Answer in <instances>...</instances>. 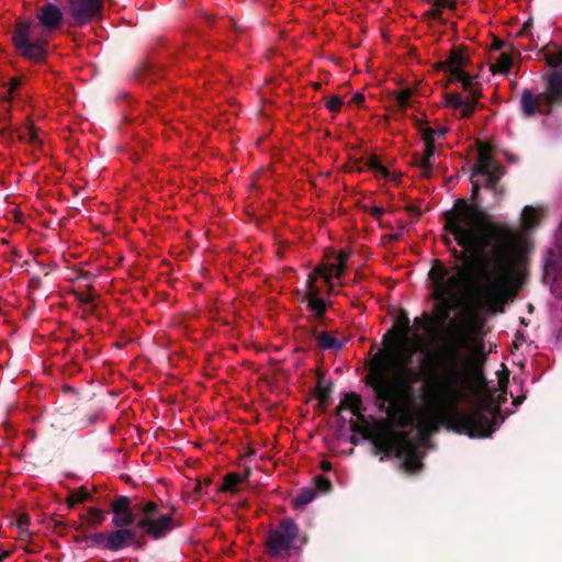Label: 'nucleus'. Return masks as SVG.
<instances>
[{
    "label": "nucleus",
    "instance_id": "46",
    "mask_svg": "<svg viewBox=\"0 0 562 562\" xmlns=\"http://www.w3.org/2000/svg\"><path fill=\"white\" fill-rule=\"evenodd\" d=\"M505 191H506V190H505L504 186L498 184V186L496 187V189H494V190L492 191V193L494 194V196H495L496 199H502V198L504 196V194H505Z\"/></svg>",
    "mask_w": 562,
    "mask_h": 562
},
{
    "label": "nucleus",
    "instance_id": "4",
    "mask_svg": "<svg viewBox=\"0 0 562 562\" xmlns=\"http://www.w3.org/2000/svg\"><path fill=\"white\" fill-rule=\"evenodd\" d=\"M553 50L544 52V60L553 70L543 76L544 91L535 94L525 89L520 97V111L527 119L536 114L550 115L554 108L562 106V47L553 44Z\"/></svg>",
    "mask_w": 562,
    "mask_h": 562
},
{
    "label": "nucleus",
    "instance_id": "30",
    "mask_svg": "<svg viewBox=\"0 0 562 562\" xmlns=\"http://www.w3.org/2000/svg\"><path fill=\"white\" fill-rule=\"evenodd\" d=\"M109 532H98L86 537V541L89 546L98 547L108 550Z\"/></svg>",
    "mask_w": 562,
    "mask_h": 562
},
{
    "label": "nucleus",
    "instance_id": "2",
    "mask_svg": "<svg viewBox=\"0 0 562 562\" xmlns=\"http://www.w3.org/2000/svg\"><path fill=\"white\" fill-rule=\"evenodd\" d=\"M475 177L470 175L472 203L458 199L452 209L442 213L445 231L472 257L468 258L453 247L451 255L464 261L462 266L454 267L456 276L449 277L443 262L435 259L428 278L434 283V299L442 303L475 279L481 283L479 295L484 306L490 312L504 313L505 304L516 296L513 281L517 236L506 223L488 221V215L479 205L481 184Z\"/></svg>",
    "mask_w": 562,
    "mask_h": 562
},
{
    "label": "nucleus",
    "instance_id": "59",
    "mask_svg": "<svg viewBox=\"0 0 562 562\" xmlns=\"http://www.w3.org/2000/svg\"><path fill=\"white\" fill-rule=\"evenodd\" d=\"M19 85H20L19 80L14 79L12 82V88L15 89L19 87Z\"/></svg>",
    "mask_w": 562,
    "mask_h": 562
},
{
    "label": "nucleus",
    "instance_id": "8",
    "mask_svg": "<svg viewBox=\"0 0 562 562\" xmlns=\"http://www.w3.org/2000/svg\"><path fill=\"white\" fill-rule=\"evenodd\" d=\"M299 538V526L292 518L282 519L278 526L270 530L266 541V552L271 558H284Z\"/></svg>",
    "mask_w": 562,
    "mask_h": 562
},
{
    "label": "nucleus",
    "instance_id": "10",
    "mask_svg": "<svg viewBox=\"0 0 562 562\" xmlns=\"http://www.w3.org/2000/svg\"><path fill=\"white\" fill-rule=\"evenodd\" d=\"M342 409H350L357 417V420H349L350 430L355 434H366V417L363 416L366 407L362 404L361 396L355 392L346 393L344 400L336 408V414L339 415ZM364 437L367 438V435Z\"/></svg>",
    "mask_w": 562,
    "mask_h": 562
},
{
    "label": "nucleus",
    "instance_id": "56",
    "mask_svg": "<svg viewBox=\"0 0 562 562\" xmlns=\"http://www.w3.org/2000/svg\"><path fill=\"white\" fill-rule=\"evenodd\" d=\"M327 286H328V289H327L328 294L329 295L333 294L334 293V284H333V282L330 281V284H327Z\"/></svg>",
    "mask_w": 562,
    "mask_h": 562
},
{
    "label": "nucleus",
    "instance_id": "49",
    "mask_svg": "<svg viewBox=\"0 0 562 562\" xmlns=\"http://www.w3.org/2000/svg\"><path fill=\"white\" fill-rule=\"evenodd\" d=\"M506 43L503 40L495 38L492 47L496 50H501L505 47Z\"/></svg>",
    "mask_w": 562,
    "mask_h": 562
},
{
    "label": "nucleus",
    "instance_id": "33",
    "mask_svg": "<svg viewBox=\"0 0 562 562\" xmlns=\"http://www.w3.org/2000/svg\"><path fill=\"white\" fill-rule=\"evenodd\" d=\"M88 516H89L88 524L90 526L100 525V524L103 522V520L105 518L104 512H102V510H100L98 508H89L88 509Z\"/></svg>",
    "mask_w": 562,
    "mask_h": 562
},
{
    "label": "nucleus",
    "instance_id": "52",
    "mask_svg": "<svg viewBox=\"0 0 562 562\" xmlns=\"http://www.w3.org/2000/svg\"><path fill=\"white\" fill-rule=\"evenodd\" d=\"M406 210L407 212L415 214L416 216H420V211L415 205H408Z\"/></svg>",
    "mask_w": 562,
    "mask_h": 562
},
{
    "label": "nucleus",
    "instance_id": "1",
    "mask_svg": "<svg viewBox=\"0 0 562 562\" xmlns=\"http://www.w3.org/2000/svg\"><path fill=\"white\" fill-rule=\"evenodd\" d=\"M412 328L404 316L398 326L390 329L383 338L389 353L374 355L369 372L363 379L373 393L374 406L384 412L400 428H407L419 422V432L425 435L439 429V412L445 405H456L467 393L484 390L487 385L480 358L468 356L459 366L460 355L450 347L443 355L442 375L432 381L422 382L423 372L411 368L407 362L396 367V374H387V366L395 360L403 347L411 345Z\"/></svg>",
    "mask_w": 562,
    "mask_h": 562
},
{
    "label": "nucleus",
    "instance_id": "23",
    "mask_svg": "<svg viewBox=\"0 0 562 562\" xmlns=\"http://www.w3.org/2000/svg\"><path fill=\"white\" fill-rule=\"evenodd\" d=\"M91 498L89 491L81 486L77 490L70 491L67 497V504L69 508H72L77 503H83Z\"/></svg>",
    "mask_w": 562,
    "mask_h": 562
},
{
    "label": "nucleus",
    "instance_id": "42",
    "mask_svg": "<svg viewBox=\"0 0 562 562\" xmlns=\"http://www.w3.org/2000/svg\"><path fill=\"white\" fill-rule=\"evenodd\" d=\"M436 5H438L441 10L448 8L453 10L456 8L454 0H436Z\"/></svg>",
    "mask_w": 562,
    "mask_h": 562
},
{
    "label": "nucleus",
    "instance_id": "44",
    "mask_svg": "<svg viewBox=\"0 0 562 562\" xmlns=\"http://www.w3.org/2000/svg\"><path fill=\"white\" fill-rule=\"evenodd\" d=\"M306 286L308 289V292H319L318 289L315 286V276L313 273H310L307 276Z\"/></svg>",
    "mask_w": 562,
    "mask_h": 562
},
{
    "label": "nucleus",
    "instance_id": "36",
    "mask_svg": "<svg viewBox=\"0 0 562 562\" xmlns=\"http://www.w3.org/2000/svg\"><path fill=\"white\" fill-rule=\"evenodd\" d=\"M428 131L432 132L431 134H429L432 143L436 142V137H443L448 133L447 127H438V128L425 127L423 130V139H425V137L428 136Z\"/></svg>",
    "mask_w": 562,
    "mask_h": 562
},
{
    "label": "nucleus",
    "instance_id": "35",
    "mask_svg": "<svg viewBox=\"0 0 562 562\" xmlns=\"http://www.w3.org/2000/svg\"><path fill=\"white\" fill-rule=\"evenodd\" d=\"M313 274L322 277L326 284H330V279H333V274L329 270V265H318L314 269Z\"/></svg>",
    "mask_w": 562,
    "mask_h": 562
},
{
    "label": "nucleus",
    "instance_id": "20",
    "mask_svg": "<svg viewBox=\"0 0 562 562\" xmlns=\"http://www.w3.org/2000/svg\"><path fill=\"white\" fill-rule=\"evenodd\" d=\"M136 522V514L134 512L114 514L112 518V525L122 529H134Z\"/></svg>",
    "mask_w": 562,
    "mask_h": 562
},
{
    "label": "nucleus",
    "instance_id": "18",
    "mask_svg": "<svg viewBox=\"0 0 562 562\" xmlns=\"http://www.w3.org/2000/svg\"><path fill=\"white\" fill-rule=\"evenodd\" d=\"M460 83L462 85L463 90L469 94L468 99L474 104H477L482 97L481 85L474 81L473 77L469 74H467L465 78L462 79Z\"/></svg>",
    "mask_w": 562,
    "mask_h": 562
},
{
    "label": "nucleus",
    "instance_id": "16",
    "mask_svg": "<svg viewBox=\"0 0 562 562\" xmlns=\"http://www.w3.org/2000/svg\"><path fill=\"white\" fill-rule=\"evenodd\" d=\"M319 292H307L304 295L303 301L307 303L308 310L314 314V316L323 321L326 313V303L323 299L318 296Z\"/></svg>",
    "mask_w": 562,
    "mask_h": 562
},
{
    "label": "nucleus",
    "instance_id": "12",
    "mask_svg": "<svg viewBox=\"0 0 562 562\" xmlns=\"http://www.w3.org/2000/svg\"><path fill=\"white\" fill-rule=\"evenodd\" d=\"M431 133V131H428V136L423 139L426 145L423 156L418 154H415L414 156V162L422 169V176L426 178L431 173L432 165L430 159L434 157L436 150L435 143H432L429 136Z\"/></svg>",
    "mask_w": 562,
    "mask_h": 562
},
{
    "label": "nucleus",
    "instance_id": "62",
    "mask_svg": "<svg viewBox=\"0 0 562 562\" xmlns=\"http://www.w3.org/2000/svg\"><path fill=\"white\" fill-rule=\"evenodd\" d=\"M521 401H522V397H517V398L514 401V404H519V403H521Z\"/></svg>",
    "mask_w": 562,
    "mask_h": 562
},
{
    "label": "nucleus",
    "instance_id": "57",
    "mask_svg": "<svg viewBox=\"0 0 562 562\" xmlns=\"http://www.w3.org/2000/svg\"><path fill=\"white\" fill-rule=\"evenodd\" d=\"M211 483H212V480H211L210 477H207V479L204 481V483H202V484H203V488H204V487H206V486H209V485H211Z\"/></svg>",
    "mask_w": 562,
    "mask_h": 562
},
{
    "label": "nucleus",
    "instance_id": "61",
    "mask_svg": "<svg viewBox=\"0 0 562 562\" xmlns=\"http://www.w3.org/2000/svg\"><path fill=\"white\" fill-rule=\"evenodd\" d=\"M350 441H351L353 445H357V443H358V438H357V437H355V436H352V437L350 438Z\"/></svg>",
    "mask_w": 562,
    "mask_h": 562
},
{
    "label": "nucleus",
    "instance_id": "31",
    "mask_svg": "<svg viewBox=\"0 0 562 562\" xmlns=\"http://www.w3.org/2000/svg\"><path fill=\"white\" fill-rule=\"evenodd\" d=\"M113 514L133 512L131 509V499L127 496H117L112 503Z\"/></svg>",
    "mask_w": 562,
    "mask_h": 562
},
{
    "label": "nucleus",
    "instance_id": "11",
    "mask_svg": "<svg viewBox=\"0 0 562 562\" xmlns=\"http://www.w3.org/2000/svg\"><path fill=\"white\" fill-rule=\"evenodd\" d=\"M136 527L134 529L117 528L109 532L108 550L119 551L128 546H134L137 549L143 547V541L137 533Z\"/></svg>",
    "mask_w": 562,
    "mask_h": 562
},
{
    "label": "nucleus",
    "instance_id": "43",
    "mask_svg": "<svg viewBox=\"0 0 562 562\" xmlns=\"http://www.w3.org/2000/svg\"><path fill=\"white\" fill-rule=\"evenodd\" d=\"M531 27H532V20H531V19H529V20H527V21L524 23V25H522V27H521V30H520L519 34H520L521 36H531Z\"/></svg>",
    "mask_w": 562,
    "mask_h": 562
},
{
    "label": "nucleus",
    "instance_id": "19",
    "mask_svg": "<svg viewBox=\"0 0 562 562\" xmlns=\"http://www.w3.org/2000/svg\"><path fill=\"white\" fill-rule=\"evenodd\" d=\"M312 335L316 338L318 346L322 349L340 350L344 347L341 341H338L326 331L317 334L316 328H314Z\"/></svg>",
    "mask_w": 562,
    "mask_h": 562
},
{
    "label": "nucleus",
    "instance_id": "47",
    "mask_svg": "<svg viewBox=\"0 0 562 562\" xmlns=\"http://www.w3.org/2000/svg\"><path fill=\"white\" fill-rule=\"evenodd\" d=\"M351 102L357 104V105H361L364 102V95L361 92H357L352 97Z\"/></svg>",
    "mask_w": 562,
    "mask_h": 562
},
{
    "label": "nucleus",
    "instance_id": "58",
    "mask_svg": "<svg viewBox=\"0 0 562 562\" xmlns=\"http://www.w3.org/2000/svg\"><path fill=\"white\" fill-rule=\"evenodd\" d=\"M321 87H322V83H321V82H315V83H313V88H314L315 90H319V89H321Z\"/></svg>",
    "mask_w": 562,
    "mask_h": 562
},
{
    "label": "nucleus",
    "instance_id": "54",
    "mask_svg": "<svg viewBox=\"0 0 562 562\" xmlns=\"http://www.w3.org/2000/svg\"><path fill=\"white\" fill-rule=\"evenodd\" d=\"M442 241L446 246H451L452 244V238L449 236V235H445L442 236Z\"/></svg>",
    "mask_w": 562,
    "mask_h": 562
},
{
    "label": "nucleus",
    "instance_id": "15",
    "mask_svg": "<svg viewBox=\"0 0 562 562\" xmlns=\"http://www.w3.org/2000/svg\"><path fill=\"white\" fill-rule=\"evenodd\" d=\"M446 103L448 106H451L453 109H458L461 111L462 117H470L474 113L476 104H474L471 100L468 98H462L460 93L451 92L447 93L446 97Z\"/></svg>",
    "mask_w": 562,
    "mask_h": 562
},
{
    "label": "nucleus",
    "instance_id": "48",
    "mask_svg": "<svg viewBox=\"0 0 562 562\" xmlns=\"http://www.w3.org/2000/svg\"><path fill=\"white\" fill-rule=\"evenodd\" d=\"M79 301L82 304H89V303H91L93 301V295L91 293L81 294L80 297H79Z\"/></svg>",
    "mask_w": 562,
    "mask_h": 562
},
{
    "label": "nucleus",
    "instance_id": "32",
    "mask_svg": "<svg viewBox=\"0 0 562 562\" xmlns=\"http://www.w3.org/2000/svg\"><path fill=\"white\" fill-rule=\"evenodd\" d=\"M314 484H315V487H313V488L315 490V493L327 494V493H330L333 490L331 482L324 475L315 476Z\"/></svg>",
    "mask_w": 562,
    "mask_h": 562
},
{
    "label": "nucleus",
    "instance_id": "53",
    "mask_svg": "<svg viewBox=\"0 0 562 562\" xmlns=\"http://www.w3.org/2000/svg\"><path fill=\"white\" fill-rule=\"evenodd\" d=\"M321 468L325 472L330 471L331 470V463L329 461H322Z\"/></svg>",
    "mask_w": 562,
    "mask_h": 562
},
{
    "label": "nucleus",
    "instance_id": "51",
    "mask_svg": "<svg viewBox=\"0 0 562 562\" xmlns=\"http://www.w3.org/2000/svg\"><path fill=\"white\" fill-rule=\"evenodd\" d=\"M203 490H204V488H203V484H202V482H201V481H196V482H195V486H194V488H193L194 494H195V495H198V496H199V495H202V494L204 493V491H203Z\"/></svg>",
    "mask_w": 562,
    "mask_h": 562
},
{
    "label": "nucleus",
    "instance_id": "63",
    "mask_svg": "<svg viewBox=\"0 0 562 562\" xmlns=\"http://www.w3.org/2000/svg\"><path fill=\"white\" fill-rule=\"evenodd\" d=\"M424 317L426 318L427 323H430V318H429V316L427 314H424Z\"/></svg>",
    "mask_w": 562,
    "mask_h": 562
},
{
    "label": "nucleus",
    "instance_id": "41",
    "mask_svg": "<svg viewBox=\"0 0 562 562\" xmlns=\"http://www.w3.org/2000/svg\"><path fill=\"white\" fill-rule=\"evenodd\" d=\"M426 14L434 20H440L442 10L438 5H436V2H435L432 8L430 10H428Z\"/></svg>",
    "mask_w": 562,
    "mask_h": 562
},
{
    "label": "nucleus",
    "instance_id": "39",
    "mask_svg": "<svg viewBox=\"0 0 562 562\" xmlns=\"http://www.w3.org/2000/svg\"><path fill=\"white\" fill-rule=\"evenodd\" d=\"M29 524L30 516L27 514H21L16 519V525L21 533L26 531Z\"/></svg>",
    "mask_w": 562,
    "mask_h": 562
},
{
    "label": "nucleus",
    "instance_id": "14",
    "mask_svg": "<svg viewBox=\"0 0 562 562\" xmlns=\"http://www.w3.org/2000/svg\"><path fill=\"white\" fill-rule=\"evenodd\" d=\"M496 166L503 165L494 159L487 148H481L477 154L476 162L471 168V172L472 176H479V173H487L488 170H494Z\"/></svg>",
    "mask_w": 562,
    "mask_h": 562
},
{
    "label": "nucleus",
    "instance_id": "6",
    "mask_svg": "<svg viewBox=\"0 0 562 562\" xmlns=\"http://www.w3.org/2000/svg\"><path fill=\"white\" fill-rule=\"evenodd\" d=\"M373 443L385 457L401 459L400 468L406 473L416 474L422 470V454L407 431L381 429L376 432Z\"/></svg>",
    "mask_w": 562,
    "mask_h": 562
},
{
    "label": "nucleus",
    "instance_id": "60",
    "mask_svg": "<svg viewBox=\"0 0 562 562\" xmlns=\"http://www.w3.org/2000/svg\"><path fill=\"white\" fill-rule=\"evenodd\" d=\"M36 138L35 134L33 131L30 132V139L31 142H34V139Z\"/></svg>",
    "mask_w": 562,
    "mask_h": 562
},
{
    "label": "nucleus",
    "instance_id": "7",
    "mask_svg": "<svg viewBox=\"0 0 562 562\" xmlns=\"http://www.w3.org/2000/svg\"><path fill=\"white\" fill-rule=\"evenodd\" d=\"M134 509L140 514L135 525L136 529L140 531V538L148 536L154 540H159L179 526L173 519L176 507H171V513L160 514L158 504L147 501L136 504Z\"/></svg>",
    "mask_w": 562,
    "mask_h": 562
},
{
    "label": "nucleus",
    "instance_id": "13",
    "mask_svg": "<svg viewBox=\"0 0 562 562\" xmlns=\"http://www.w3.org/2000/svg\"><path fill=\"white\" fill-rule=\"evenodd\" d=\"M546 217L543 206H525L521 213V225L526 231L537 228Z\"/></svg>",
    "mask_w": 562,
    "mask_h": 562
},
{
    "label": "nucleus",
    "instance_id": "22",
    "mask_svg": "<svg viewBox=\"0 0 562 562\" xmlns=\"http://www.w3.org/2000/svg\"><path fill=\"white\" fill-rule=\"evenodd\" d=\"M464 66V57L463 55L453 49L449 56V58L445 61H439L437 65H436V68L437 70H446L448 68H454V67H460V68H463Z\"/></svg>",
    "mask_w": 562,
    "mask_h": 562
},
{
    "label": "nucleus",
    "instance_id": "3",
    "mask_svg": "<svg viewBox=\"0 0 562 562\" xmlns=\"http://www.w3.org/2000/svg\"><path fill=\"white\" fill-rule=\"evenodd\" d=\"M36 19L37 22L19 21L12 40L21 56L40 63L46 56L48 36L61 25L64 14L57 4L46 2L37 8Z\"/></svg>",
    "mask_w": 562,
    "mask_h": 562
},
{
    "label": "nucleus",
    "instance_id": "5",
    "mask_svg": "<svg viewBox=\"0 0 562 562\" xmlns=\"http://www.w3.org/2000/svg\"><path fill=\"white\" fill-rule=\"evenodd\" d=\"M501 422H503L501 409L493 405L491 394L480 402L477 408L449 416L448 427L470 438H486L495 431L496 425Z\"/></svg>",
    "mask_w": 562,
    "mask_h": 562
},
{
    "label": "nucleus",
    "instance_id": "9",
    "mask_svg": "<svg viewBox=\"0 0 562 562\" xmlns=\"http://www.w3.org/2000/svg\"><path fill=\"white\" fill-rule=\"evenodd\" d=\"M72 18L71 26L81 27L94 20H100L103 13L104 0H67Z\"/></svg>",
    "mask_w": 562,
    "mask_h": 562
},
{
    "label": "nucleus",
    "instance_id": "28",
    "mask_svg": "<svg viewBox=\"0 0 562 562\" xmlns=\"http://www.w3.org/2000/svg\"><path fill=\"white\" fill-rule=\"evenodd\" d=\"M158 74V68L150 63H143L136 70L135 77L140 80H147L148 77H155Z\"/></svg>",
    "mask_w": 562,
    "mask_h": 562
},
{
    "label": "nucleus",
    "instance_id": "17",
    "mask_svg": "<svg viewBox=\"0 0 562 562\" xmlns=\"http://www.w3.org/2000/svg\"><path fill=\"white\" fill-rule=\"evenodd\" d=\"M249 476H250V470L249 469L245 472L244 475H241L239 473H236V472L227 473L224 476L223 484L221 485L218 491L232 492V493L236 492L237 491V485L240 484L241 482H244L245 480H247Z\"/></svg>",
    "mask_w": 562,
    "mask_h": 562
},
{
    "label": "nucleus",
    "instance_id": "45",
    "mask_svg": "<svg viewBox=\"0 0 562 562\" xmlns=\"http://www.w3.org/2000/svg\"><path fill=\"white\" fill-rule=\"evenodd\" d=\"M349 257H350V252L345 251V250H340L337 254L336 259H337L338 263L346 265V262L348 261Z\"/></svg>",
    "mask_w": 562,
    "mask_h": 562
},
{
    "label": "nucleus",
    "instance_id": "34",
    "mask_svg": "<svg viewBox=\"0 0 562 562\" xmlns=\"http://www.w3.org/2000/svg\"><path fill=\"white\" fill-rule=\"evenodd\" d=\"M344 103V99L340 95H333L325 101V106L330 112H338Z\"/></svg>",
    "mask_w": 562,
    "mask_h": 562
},
{
    "label": "nucleus",
    "instance_id": "27",
    "mask_svg": "<svg viewBox=\"0 0 562 562\" xmlns=\"http://www.w3.org/2000/svg\"><path fill=\"white\" fill-rule=\"evenodd\" d=\"M331 394L330 384L326 385L323 379H318L315 395L322 405H326Z\"/></svg>",
    "mask_w": 562,
    "mask_h": 562
},
{
    "label": "nucleus",
    "instance_id": "64",
    "mask_svg": "<svg viewBox=\"0 0 562 562\" xmlns=\"http://www.w3.org/2000/svg\"><path fill=\"white\" fill-rule=\"evenodd\" d=\"M415 323H416V324H420V323H422L420 318H416V319H415Z\"/></svg>",
    "mask_w": 562,
    "mask_h": 562
},
{
    "label": "nucleus",
    "instance_id": "21",
    "mask_svg": "<svg viewBox=\"0 0 562 562\" xmlns=\"http://www.w3.org/2000/svg\"><path fill=\"white\" fill-rule=\"evenodd\" d=\"M506 169L504 166H496L494 170H488L487 173H479L485 177V188L493 191L499 184L501 179L505 176Z\"/></svg>",
    "mask_w": 562,
    "mask_h": 562
},
{
    "label": "nucleus",
    "instance_id": "37",
    "mask_svg": "<svg viewBox=\"0 0 562 562\" xmlns=\"http://www.w3.org/2000/svg\"><path fill=\"white\" fill-rule=\"evenodd\" d=\"M448 69L450 72V79H449L450 82H453V81L461 82L462 79H464L468 74L463 70V68H460V67L448 68Z\"/></svg>",
    "mask_w": 562,
    "mask_h": 562
},
{
    "label": "nucleus",
    "instance_id": "38",
    "mask_svg": "<svg viewBox=\"0 0 562 562\" xmlns=\"http://www.w3.org/2000/svg\"><path fill=\"white\" fill-rule=\"evenodd\" d=\"M346 265H341V263H330L329 265V270L331 272V274L338 279V280H341L345 272H346Z\"/></svg>",
    "mask_w": 562,
    "mask_h": 562
},
{
    "label": "nucleus",
    "instance_id": "40",
    "mask_svg": "<svg viewBox=\"0 0 562 562\" xmlns=\"http://www.w3.org/2000/svg\"><path fill=\"white\" fill-rule=\"evenodd\" d=\"M363 209L369 212L374 218L379 220L384 214V209L379 206H363Z\"/></svg>",
    "mask_w": 562,
    "mask_h": 562
},
{
    "label": "nucleus",
    "instance_id": "55",
    "mask_svg": "<svg viewBox=\"0 0 562 562\" xmlns=\"http://www.w3.org/2000/svg\"><path fill=\"white\" fill-rule=\"evenodd\" d=\"M11 552L10 551H3L1 554H0V562H3L5 559H8L10 557Z\"/></svg>",
    "mask_w": 562,
    "mask_h": 562
},
{
    "label": "nucleus",
    "instance_id": "24",
    "mask_svg": "<svg viewBox=\"0 0 562 562\" xmlns=\"http://www.w3.org/2000/svg\"><path fill=\"white\" fill-rule=\"evenodd\" d=\"M513 65L512 56L508 53H502L495 64L491 66L493 74H507Z\"/></svg>",
    "mask_w": 562,
    "mask_h": 562
},
{
    "label": "nucleus",
    "instance_id": "50",
    "mask_svg": "<svg viewBox=\"0 0 562 562\" xmlns=\"http://www.w3.org/2000/svg\"><path fill=\"white\" fill-rule=\"evenodd\" d=\"M415 125L418 128V131L423 134V130L427 126V123L425 121L419 120L418 117H414Z\"/></svg>",
    "mask_w": 562,
    "mask_h": 562
},
{
    "label": "nucleus",
    "instance_id": "25",
    "mask_svg": "<svg viewBox=\"0 0 562 562\" xmlns=\"http://www.w3.org/2000/svg\"><path fill=\"white\" fill-rule=\"evenodd\" d=\"M315 496L316 493L313 487L302 488L293 502L294 507L299 508L310 504L315 498Z\"/></svg>",
    "mask_w": 562,
    "mask_h": 562
},
{
    "label": "nucleus",
    "instance_id": "29",
    "mask_svg": "<svg viewBox=\"0 0 562 562\" xmlns=\"http://www.w3.org/2000/svg\"><path fill=\"white\" fill-rule=\"evenodd\" d=\"M396 105L401 109L402 113L411 105L412 89H403L394 93Z\"/></svg>",
    "mask_w": 562,
    "mask_h": 562
},
{
    "label": "nucleus",
    "instance_id": "26",
    "mask_svg": "<svg viewBox=\"0 0 562 562\" xmlns=\"http://www.w3.org/2000/svg\"><path fill=\"white\" fill-rule=\"evenodd\" d=\"M366 167L383 178H387L390 176L389 169L382 165L376 156H371L367 160Z\"/></svg>",
    "mask_w": 562,
    "mask_h": 562
}]
</instances>
